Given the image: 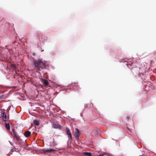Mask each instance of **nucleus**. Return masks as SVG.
I'll return each mask as SVG.
<instances>
[{"label": "nucleus", "instance_id": "obj_4", "mask_svg": "<svg viewBox=\"0 0 156 156\" xmlns=\"http://www.w3.org/2000/svg\"><path fill=\"white\" fill-rule=\"evenodd\" d=\"M41 82L46 87H47L49 85V83L46 79H42Z\"/></svg>", "mask_w": 156, "mask_h": 156}, {"label": "nucleus", "instance_id": "obj_2", "mask_svg": "<svg viewBox=\"0 0 156 156\" xmlns=\"http://www.w3.org/2000/svg\"><path fill=\"white\" fill-rule=\"evenodd\" d=\"M12 131L13 133L14 136L13 138L18 141L19 140L21 141V139H20V137L17 134V133L16 132L14 129H12Z\"/></svg>", "mask_w": 156, "mask_h": 156}, {"label": "nucleus", "instance_id": "obj_5", "mask_svg": "<svg viewBox=\"0 0 156 156\" xmlns=\"http://www.w3.org/2000/svg\"><path fill=\"white\" fill-rule=\"evenodd\" d=\"M80 135V132L79 130L77 129L76 128V131L75 133V136L76 138H78Z\"/></svg>", "mask_w": 156, "mask_h": 156}, {"label": "nucleus", "instance_id": "obj_19", "mask_svg": "<svg viewBox=\"0 0 156 156\" xmlns=\"http://www.w3.org/2000/svg\"><path fill=\"white\" fill-rule=\"evenodd\" d=\"M54 145H56V144H54Z\"/></svg>", "mask_w": 156, "mask_h": 156}, {"label": "nucleus", "instance_id": "obj_6", "mask_svg": "<svg viewBox=\"0 0 156 156\" xmlns=\"http://www.w3.org/2000/svg\"><path fill=\"white\" fill-rule=\"evenodd\" d=\"M52 126V127L54 128L57 129H61V126L59 125L58 124L53 123V124Z\"/></svg>", "mask_w": 156, "mask_h": 156}, {"label": "nucleus", "instance_id": "obj_13", "mask_svg": "<svg viewBox=\"0 0 156 156\" xmlns=\"http://www.w3.org/2000/svg\"><path fill=\"white\" fill-rule=\"evenodd\" d=\"M5 127L8 130L10 129V126L9 124H7L6 123H5Z\"/></svg>", "mask_w": 156, "mask_h": 156}, {"label": "nucleus", "instance_id": "obj_18", "mask_svg": "<svg viewBox=\"0 0 156 156\" xmlns=\"http://www.w3.org/2000/svg\"><path fill=\"white\" fill-rule=\"evenodd\" d=\"M155 55H156V53H155L154 54V55H155Z\"/></svg>", "mask_w": 156, "mask_h": 156}, {"label": "nucleus", "instance_id": "obj_14", "mask_svg": "<svg viewBox=\"0 0 156 156\" xmlns=\"http://www.w3.org/2000/svg\"><path fill=\"white\" fill-rule=\"evenodd\" d=\"M104 155H106L108 156H111L112 155L110 153H108L106 152H104Z\"/></svg>", "mask_w": 156, "mask_h": 156}, {"label": "nucleus", "instance_id": "obj_1", "mask_svg": "<svg viewBox=\"0 0 156 156\" xmlns=\"http://www.w3.org/2000/svg\"><path fill=\"white\" fill-rule=\"evenodd\" d=\"M34 64L35 66V69L37 70H40L45 68V62L41 60L34 61Z\"/></svg>", "mask_w": 156, "mask_h": 156}, {"label": "nucleus", "instance_id": "obj_16", "mask_svg": "<svg viewBox=\"0 0 156 156\" xmlns=\"http://www.w3.org/2000/svg\"><path fill=\"white\" fill-rule=\"evenodd\" d=\"M126 119L127 121H128L129 119V116H127L126 117Z\"/></svg>", "mask_w": 156, "mask_h": 156}, {"label": "nucleus", "instance_id": "obj_9", "mask_svg": "<svg viewBox=\"0 0 156 156\" xmlns=\"http://www.w3.org/2000/svg\"><path fill=\"white\" fill-rule=\"evenodd\" d=\"M133 64V63L131 62H128V63L127 64V67L131 69V70H132V68H130V67H131L132 66V65Z\"/></svg>", "mask_w": 156, "mask_h": 156}, {"label": "nucleus", "instance_id": "obj_11", "mask_svg": "<svg viewBox=\"0 0 156 156\" xmlns=\"http://www.w3.org/2000/svg\"><path fill=\"white\" fill-rule=\"evenodd\" d=\"M2 118L4 121H6V115L4 112L2 113Z\"/></svg>", "mask_w": 156, "mask_h": 156}, {"label": "nucleus", "instance_id": "obj_3", "mask_svg": "<svg viewBox=\"0 0 156 156\" xmlns=\"http://www.w3.org/2000/svg\"><path fill=\"white\" fill-rule=\"evenodd\" d=\"M66 133L68 136V138L70 139H72V136L71 133L69 129L68 128H66Z\"/></svg>", "mask_w": 156, "mask_h": 156}, {"label": "nucleus", "instance_id": "obj_15", "mask_svg": "<svg viewBox=\"0 0 156 156\" xmlns=\"http://www.w3.org/2000/svg\"><path fill=\"white\" fill-rule=\"evenodd\" d=\"M4 95H2L0 96V99H4L5 98L4 97Z\"/></svg>", "mask_w": 156, "mask_h": 156}, {"label": "nucleus", "instance_id": "obj_7", "mask_svg": "<svg viewBox=\"0 0 156 156\" xmlns=\"http://www.w3.org/2000/svg\"><path fill=\"white\" fill-rule=\"evenodd\" d=\"M55 149H43L42 151L43 152H50L51 151H55Z\"/></svg>", "mask_w": 156, "mask_h": 156}, {"label": "nucleus", "instance_id": "obj_12", "mask_svg": "<svg viewBox=\"0 0 156 156\" xmlns=\"http://www.w3.org/2000/svg\"><path fill=\"white\" fill-rule=\"evenodd\" d=\"M83 154L88 156H91V153L88 152H84L83 153Z\"/></svg>", "mask_w": 156, "mask_h": 156}, {"label": "nucleus", "instance_id": "obj_10", "mask_svg": "<svg viewBox=\"0 0 156 156\" xmlns=\"http://www.w3.org/2000/svg\"><path fill=\"white\" fill-rule=\"evenodd\" d=\"M34 124L36 126H39L40 124L39 121L37 120H34L33 121Z\"/></svg>", "mask_w": 156, "mask_h": 156}, {"label": "nucleus", "instance_id": "obj_17", "mask_svg": "<svg viewBox=\"0 0 156 156\" xmlns=\"http://www.w3.org/2000/svg\"><path fill=\"white\" fill-rule=\"evenodd\" d=\"M104 155V153L102 154H100L98 156H103Z\"/></svg>", "mask_w": 156, "mask_h": 156}, {"label": "nucleus", "instance_id": "obj_8", "mask_svg": "<svg viewBox=\"0 0 156 156\" xmlns=\"http://www.w3.org/2000/svg\"><path fill=\"white\" fill-rule=\"evenodd\" d=\"M31 134V132L29 131H26L24 135L27 137H28Z\"/></svg>", "mask_w": 156, "mask_h": 156}]
</instances>
